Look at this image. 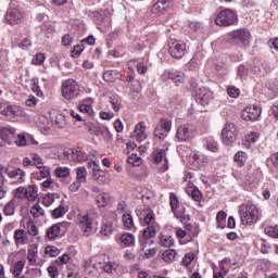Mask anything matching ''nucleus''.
Instances as JSON below:
<instances>
[{
	"mask_svg": "<svg viewBox=\"0 0 278 278\" xmlns=\"http://www.w3.org/2000/svg\"><path fill=\"white\" fill-rule=\"evenodd\" d=\"M93 262L94 263H92V260L85 261V273H87V275H93L94 277H97V275H103L105 273V256H96Z\"/></svg>",
	"mask_w": 278,
	"mask_h": 278,
	"instance_id": "nucleus-2",
	"label": "nucleus"
},
{
	"mask_svg": "<svg viewBox=\"0 0 278 278\" xmlns=\"http://www.w3.org/2000/svg\"><path fill=\"white\" fill-rule=\"evenodd\" d=\"M45 53H37L33 60H31V64H35V66H40L42 64H45Z\"/></svg>",
	"mask_w": 278,
	"mask_h": 278,
	"instance_id": "nucleus-54",
	"label": "nucleus"
},
{
	"mask_svg": "<svg viewBox=\"0 0 278 278\" xmlns=\"http://www.w3.org/2000/svg\"><path fill=\"white\" fill-rule=\"evenodd\" d=\"M55 199H60V193H47V195L43 197L42 203L46 207H50V205L55 203Z\"/></svg>",
	"mask_w": 278,
	"mask_h": 278,
	"instance_id": "nucleus-34",
	"label": "nucleus"
},
{
	"mask_svg": "<svg viewBox=\"0 0 278 278\" xmlns=\"http://www.w3.org/2000/svg\"><path fill=\"white\" fill-rule=\"evenodd\" d=\"M185 231L187 232V236L190 237L189 242H191L193 238H197L199 236V231H197V227L192 226L191 224L185 225Z\"/></svg>",
	"mask_w": 278,
	"mask_h": 278,
	"instance_id": "nucleus-39",
	"label": "nucleus"
},
{
	"mask_svg": "<svg viewBox=\"0 0 278 278\" xmlns=\"http://www.w3.org/2000/svg\"><path fill=\"white\" fill-rule=\"evenodd\" d=\"M156 233L157 231L153 225L147 226L146 229L141 230V235L139 236L141 251L147 249V244H149V242L153 243V238H155Z\"/></svg>",
	"mask_w": 278,
	"mask_h": 278,
	"instance_id": "nucleus-8",
	"label": "nucleus"
},
{
	"mask_svg": "<svg viewBox=\"0 0 278 278\" xmlns=\"http://www.w3.org/2000/svg\"><path fill=\"white\" fill-rule=\"evenodd\" d=\"M168 51L172 58H174L175 60H181V58L186 55V45L184 43V41L170 39Z\"/></svg>",
	"mask_w": 278,
	"mask_h": 278,
	"instance_id": "nucleus-9",
	"label": "nucleus"
},
{
	"mask_svg": "<svg viewBox=\"0 0 278 278\" xmlns=\"http://www.w3.org/2000/svg\"><path fill=\"white\" fill-rule=\"evenodd\" d=\"M46 255L49 257H58L60 255V250L55 245H48L45 250Z\"/></svg>",
	"mask_w": 278,
	"mask_h": 278,
	"instance_id": "nucleus-51",
	"label": "nucleus"
},
{
	"mask_svg": "<svg viewBox=\"0 0 278 278\" xmlns=\"http://www.w3.org/2000/svg\"><path fill=\"white\" fill-rule=\"evenodd\" d=\"M194 134H197V127L191 124H185L178 127L176 138L180 142H188L194 138Z\"/></svg>",
	"mask_w": 278,
	"mask_h": 278,
	"instance_id": "nucleus-7",
	"label": "nucleus"
},
{
	"mask_svg": "<svg viewBox=\"0 0 278 278\" xmlns=\"http://www.w3.org/2000/svg\"><path fill=\"white\" fill-rule=\"evenodd\" d=\"M3 116H21L23 111L18 106L9 105L2 111Z\"/></svg>",
	"mask_w": 278,
	"mask_h": 278,
	"instance_id": "nucleus-30",
	"label": "nucleus"
},
{
	"mask_svg": "<svg viewBox=\"0 0 278 278\" xmlns=\"http://www.w3.org/2000/svg\"><path fill=\"white\" fill-rule=\"evenodd\" d=\"M247 160H249V156L247 155V153L244 151H238L235 154V162L240 167H242L247 164Z\"/></svg>",
	"mask_w": 278,
	"mask_h": 278,
	"instance_id": "nucleus-32",
	"label": "nucleus"
},
{
	"mask_svg": "<svg viewBox=\"0 0 278 278\" xmlns=\"http://www.w3.org/2000/svg\"><path fill=\"white\" fill-rule=\"evenodd\" d=\"M162 160H164V166L161 168V173H166L168 170V159L166 157V150L156 149L152 153V162L153 164H161Z\"/></svg>",
	"mask_w": 278,
	"mask_h": 278,
	"instance_id": "nucleus-12",
	"label": "nucleus"
},
{
	"mask_svg": "<svg viewBox=\"0 0 278 278\" xmlns=\"http://www.w3.org/2000/svg\"><path fill=\"white\" fill-rule=\"evenodd\" d=\"M227 38L231 45L247 47L251 42V31L247 28H239L228 33Z\"/></svg>",
	"mask_w": 278,
	"mask_h": 278,
	"instance_id": "nucleus-3",
	"label": "nucleus"
},
{
	"mask_svg": "<svg viewBox=\"0 0 278 278\" xmlns=\"http://www.w3.org/2000/svg\"><path fill=\"white\" fill-rule=\"evenodd\" d=\"M191 199H193V201H195L197 203H201V200L203 199V193L198 188H194L191 191Z\"/></svg>",
	"mask_w": 278,
	"mask_h": 278,
	"instance_id": "nucleus-56",
	"label": "nucleus"
},
{
	"mask_svg": "<svg viewBox=\"0 0 278 278\" xmlns=\"http://www.w3.org/2000/svg\"><path fill=\"white\" fill-rule=\"evenodd\" d=\"M15 136H16V128L12 126L0 127V138L4 140V142L12 144Z\"/></svg>",
	"mask_w": 278,
	"mask_h": 278,
	"instance_id": "nucleus-13",
	"label": "nucleus"
},
{
	"mask_svg": "<svg viewBox=\"0 0 278 278\" xmlns=\"http://www.w3.org/2000/svg\"><path fill=\"white\" fill-rule=\"evenodd\" d=\"M73 36L71 34H66L62 37L63 47H71L73 45Z\"/></svg>",
	"mask_w": 278,
	"mask_h": 278,
	"instance_id": "nucleus-62",
	"label": "nucleus"
},
{
	"mask_svg": "<svg viewBox=\"0 0 278 278\" xmlns=\"http://www.w3.org/2000/svg\"><path fill=\"white\" fill-rule=\"evenodd\" d=\"M118 220V215L115 212L110 213L108 216V222L105 224V237L112 236L116 231V225Z\"/></svg>",
	"mask_w": 278,
	"mask_h": 278,
	"instance_id": "nucleus-15",
	"label": "nucleus"
},
{
	"mask_svg": "<svg viewBox=\"0 0 278 278\" xmlns=\"http://www.w3.org/2000/svg\"><path fill=\"white\" fill-rule=\"evenodd\" d=\"M37 257H38V250L29 249L28 253H27V260H28L30 266H36Z\"/></svg>",
	"mask_w": 278,
	"mask_h": 278,
	"instance_id": "nucleus-42",
	"label": "nucleus"
},
{
	"mask_svg": "<svg viewBox=\"0 0 278 278\" xmlns=\"http://www.w3.org/2000/svg\"><path fill=\"white\" fill-rule=\"evenodd\" d=\"M92 177L96 181H98L99 184H105V172L101 169V167H99V161H93L92 162Z\"/></svg>",
	"mask_w": 278,
	"mask_h": 278,
	"instance_id": "nucleus-19",
	"label": "nucleus"
},
{
	"mask_svg": "<svg viewBox=\"0 0 278 278\" xmlns=\"http://www.w3.org/2000/svg\"><path fill=\"white\" fill-rule=\"evenodd\" d=\"M96 204L98 205L99 210L105 208V193H99L96 197Z\"/></svg>",
	"mask_w": 278,
	"mask_h": 278,
	"instance_id": "nucleus-55",
	"label": "nucleus"
},
{
	"mask_svg": "<svg viewBox=\"0 0 278 278\" xmlns=\"http://www.w3.org/2000/svg\"><path fill=\"white\" fill-rule=\"evenodd\" d=\"M119 242L124 247H136V237L132 233L125 232L119 237Z\"/></svg>",
	"mask_w": 278,
	"mask_h": 278,
	"instance_id": "nucleus-25",
	"label": "nucleus"
},
{
	"mask_svg": "<svg viewBox=\"0 0 278 278\" xmlns=\"http://www.w3.org/2000/svg\"><path fill=\"white\" fill-rule=\"evenodd\" d=\"M27 227V233L28 236H33L34 238H36V236H38V226H36V224H34V222H27L26 224Z\"/></svg>",
	"mask_w": 278,
	"mask_h": 278,
	"instance_id": "nucleus-47",
	"label": "nucleus"
},
{
	"mask_svg": "<svg viewBox=\"0 0 278 278\" xmlns=\"http://www.w3.org/2000/svg\"><path fill=\"white\" fill-rule=\"evenodd\" d=\"M122 222L125 229H127L128 231H136V225L134 224V217L131 216V214H124L122 216Z\"/></svg>",
	"mask_w": 278,
	"mask_h": 278,
	"instance_id": "nucleus-26",
	"label": "nucleus"
},
{
	"mask_svg": "<svg viewBox=\"0 0 278 278\" xmlns=\"http://www.w3.org/2000/svg\"><path fill=\"white\" fill-rule=\"evenodd\" d=\"M132 138L137 142H142L147 140V124L144 122H140L136 125Z\"/></svg>",
	"mask_w": 278,
	"mask_h": 278,
	"instance_id": "nucleus-17",
	"label": "nucleus"
},
{
	"mask_svg": "<svg viewBox=\"0 0 278 278\" xmlns=\"http://www.w3.org/2000/svg\"><path fill=\"white\" fill-rule=\"evenodd\" d=\"M170 8V0H159L152 7L153 14H164Z\"/></svg>",
	"mask_w": 278,
	"mask_h": 278,
	"instance_id": "nucleus-20",
	"label": "nucleus"
},
{
	"mask_svg": "<svg viewBox=\"0 0 278 278\" xmlns=\"http://www.w3.org/2000/svg\"><path fill=\"white\" fill-rule=\"evenodd\" d=\"M60 224H54L47 230V237L49 240H55L60 236Z\"/></svg>",
	"mask_w": 278,
	"mask_h": 278,
	"instance_id": "nucleus-31",
	"label": "nucleus"
},
{
	"mask_svg": "<svg viewBox=\"0 0 278 278\" xmlns=\"http://www.w3.org/2000/svg\"><path fill=\"white\" fill-rule=\"evenodd\" d=\"M23 18V13L18 9H9L5 14V21L9 25H16L21 23Z\"/></svg>",
	"mask_w": 278,
	"mask_h": 278,
	"instance_id": "nucleus-16",
	"label": "nucleus"
},
{
	"mask_svg": "<svg viewBox=\"0 0 278 278\" xmlns=\"http://www.w3.org/2000/svg\"><path fill=\"white\" fill-rule=\"evenodd\" d=\"M8 177L10 179H15L16 184L25 182V170L21 168L12 169L7 172Z\"/></svg>",
	"mask_w": 278,
	"mask_h": 278,
	"instance_id": "nucleus-21",
	"label": "nucleus"
},
{
	"mask_svg": "<svg viewBox=\"0 0 278 278\" xmlns=\"http://www.w3.org/2000/svg\"><path fill=\"white\" fill-rule=\"evenodd\" d=\"M174 216H175V218H179V220H180V223H182V225H188V223H190V215L175 213Z\"/></svg>",
	"mask_w": 278,
	"mask_h": 278,
	"instance_id": "nucleus-63",
	"label": "nucleus"
},
{
	"mask_svg": "<svg viewBox=\"0 0 278 278\" xmlns=\"http://www.w3.org/2000/svg\"><path fill=\"white\" fill-rule=\"evenodd\" d=\"M26 187H18L12 191V200L15 201V203H18L20 205L23 204V199H25L26 194Z\"/></svg>",
	"mask_w": 278,
	"mask_h": 278,
	"instance_id": "nucleus-24",
	"label": "nucleus"
},
{
	"mask_svg": "<svg viewBox=\"0 0 278 278\" xmlns=\"http://www.w3.org/2000/svg\"><path fill=\"white\" fill-rule=\"evenodd\" d=\"M55 177H59V179H66L68 175H71V168L68 167H58L54 169Z\"/></svg>",
	"mask_w": 278,
	"mask_h": 278,
	"instance_id": "nucleus-37",
	"label": "nucleus"
},
{
	"mask_svg": "<svg viewBox=\"0 0 278 278\" xmlns=\"http://www.w3.org/2000/svg\"><path fill=\"white\" fill-rule=\"evenodd\" d=\"M227 94L231 97V99H237V97H240V89L237 87H228Z\"/></svg>",
	"mask_w": 278,
	"mask_h": 278,
	"instance_id": "nucleus-59",
	"label": "nucleus"
},
{
	"mask_svg": "<svg viewBox=\"0 0 278 278\" xmlns=\"http://www.w3.org/2000/svg\"><path fill=\"white\" fill-rule=\"evenodd\" d=\"M18 205L21 204L11 199L3 207L4 216H14V212H16V207H18Z\"/></svg>",
	"mask_w": 278,
	"mask_h": 278,
	"instance_id": "nucleus-27",
	"label": "nucleus"
},
{
	"mask_svg": "<svg viewBox=\"0 0 278 278\" xmlns=\"http://www.w3.org/2000/svg\"><path fill=\"white\" fill-rule=\"evenodd\" d=\"M64 214H66V207H64V205H60L51 211L52 218H62Z\"/></svg>",
	"mask_w": 278,
	"mask_h": 278,
	"instance_id": "nucleus-46",
	"label": "nucleus"
},
{
	"mask_svg": "<svg viewBox=\"0 0 278 278\" xmlns=\"http://www.w3.org/2000/svg\"><path fill=\"white\" fill-rule=\"evenodd\" d=\"M160 241H161L162 247H166V248H170V247H173V244H175V239H173V237H170V235L161 233Z\"/></svg>",
	"mask_w": 278,
	"mask_h": 278,
	"instance_id": "nucleus-36",
	"label": "nucleus"
},
{
	"mask_svg": "<svg viewBox=\"0 0 278 278\" xmlns=\"http://www.w3.org/2000/svg\"><path fill=\"white\" fill-rule=\"evenodd\" d=\"M264 231L266 236H269V238L278 240V225L266 227Z\"/></svg>",
	"mask_w": 278,
	"mask_h": 278,
	"instance_id": "nucleus-44",
	"label": "nucleus"
},
{
	"mask_svg": "<svg viewBox=\"0 0 278 278\" xmlns=\"http://www.w3.org/2000/svg\"><path fill=\"white\" fill-rule=\"evenodd\" d=\"M24 268H25V262L17 261L14 264V267H13V275H14V277H21V275L23 274V269Z\"/></svg>",
	"mask_w": 278,
	"mask_h": 278,
	"instance_id": "nucleus-43",
	"label": "nucleus"
},
{
	"mask_svg": "<svg viewBox=\"0 0 278 278\" xmlns=\"http://www.w3.org/2000/svg\"><path fill=\"white\" fill-rule=\"evenodd\" d=\"M48 274L51 278H58L60 277V273L58 271V267L51 265L48 267Z\"/></svg>",
	"mask_w": 278,
	"mask_h": 278,
	"instance_id": "nucleus-64",
	"label": "nucleus"
},
{
	"mask_svg": "<svg viewBox=\"0 0 278 278\" xmlns=\"http://www.w3.org/2000/svg\"><path fill=\"white\" fill-rule=\"evenodd\" d=\"M16 147H27V137L25 135H15L13 141Z\"/></svg>",
	"mask_w": 278,
	"mask_h": 278,
	"instance_id": "nucleus-45",
	"label": "nucleus"
},
{
	"mask_svg": "<svg viewBox=\"0 0 278 278\" xmlns=\"http://www.w3.org/2000/svg\"><path fill=\"white\" fill-rule=\"evenodd\" d=\"M237 75L238 77H247L249 75V68L244 64L239 65Z\"/></svg>",
	"mask_w": 278,
	"mask_h": 278,
	"instance_id": "nucleus-60",
	"label": "nucleus"
},
{
	"mask_svg": "<svg viewBox=\"0 0 278 278\" xmlns=\"http://www.w3.org/2000/svg\"><path fill=\"white\" fill-rule=\"evenodd\" d=\"M86 177H88V170L86 167L76 168V181L80 184H86Z\"/></svg>",
	"mask_w": 278,
	"mask_h": 278,
	"instance_id": "nucleus-33",
	"label": "nucleus"
},
{
	"mask_svg": "<svg viewBox=\"0 0 278 278\" xmlns=\"http://www.w3.org/2000/svg\"><path fill=\"white\" fill-rule=\"evenodd\" d=\"M237 136L238 129L236 128V124L227 123L222 130V142L227 147H230V144L236 142Z\"/></svg>",
	"mask_w": 278,
	"mask_h": 278,
	"instance_id": "nucleus-6",
	"label": "nucleus"
},
{
	"mask_svg": "<svg viewBox=\"0 0 278 278\" xmlns=\"http://www.w3.org/2000/svg\"><path fill=\"white\" fill-rule=\"evenodd\" d=\"M143 220L146 225L151 226L152 223H155V214H153V211H148L143 217Z\"/></svg>",
	"mask_w": 278,
	"mask_h": 278,
	"instance_id": "nucleus-57",
	"label": "nucleus"
},
{
	"mask_svg": "<svg viewBox=\"0 0 278 278\" xmlns=\"http://www.w3.org/2000/svg\"><path fill=\"white\" fill-rule=\"evenodd\" d=\"M239 216L242 225H255L260 220V210L254 204H241Z\"/></svg>",
	"mask_w": 278,
	"mask_h": 278,
	"instance_id": "nucleus-1",
	"label": "nucleus"
},
{
	"mask_svg": "<svg viewBox=\"0 0 278 278\" xmlns=\"http://www.w3.org/2000/svg\"><path fill=\"white\" fill-rule=\"evenodd\" d=\"M236 21H238V15L231 9H225L215 17V23L219 25V27H229L233 25Z\"/></svg>",
	"mask_w": 278,
	"mask_h": 278,
	"instance_id": "nucleus-5",
	"label": "nucleus"
},
{
	"mask_svg": "<svg viewBox=\"0 0 278 278\" xmlns=\"http://www.w3.org/2000/svg\"><path fill=\"white\" fill-rule=\"evenodd\" d=\"M217 227L223 229L225 227V220H227V213L219 211L216 216Z\"/></svg>",
	"mask_w": 278,
	"mask_h": 278,
	"instance_id": "nucleus-48",
	"label": "nucleus"
},
{
	"mask_svg": "<svg viewBox=\"0 0 278 278\" xmlns=\"http://www.w3.org/2000/svg\"><path fill=\"white\" fill-rule=\"evenodd\" d=\"M61 93L66 101H73L79 97V85L75 79L70 78L62 84Z\"/></svg>",
	"mask_w": 278,
	"mask_h": 278,
	"instance_id": "nucleus-4",
	"label": "nucleus"
},
{
	"mask_svg": "<svg viewBox=\"0 0 278 278\" xmlns=\"http://www.w3.org/2000/svg\"><path fill=\"white\" fill-rule=\"evenodd\" d=\"M157 126L162 127V129H164L168 134V131H170V129H173V122H170L166 118H162L160 124H157Z\"/></svg>",
	"mask_w": 278,
	"mask_h": 278,
	"instance_id": "nucleus-53",
	"label": "nucleus"
},
{
	"mask_svg": "<svg viewBox=\"0 0 278 278\" xmlns=\"http://www.w3.org/2000/svg\"><path fill=\"white\" fill-rule=\"evenodd\" d=\"M121 270V264L116 261H109L105 264V273L108 275H117L118 271Z\"/></svg>",
	"mask_w": 278,
	"mask_h": 278,
	"instance_id": "nucleus-28",
	"label": "nucleus"
},
{
	"mask_svg": "<svg viewBox=\"0 0 278 278\" xmlns=\"http://www.w3.org/2000/svg\"><path fill=\"white\" fill-rule=\"evenodd\" d=\"M33 160V166H36V168H39V170H42L45 168V161L42 160V156L38 153L30 154Z\"/></svg>",
	"mask_w": 278,
	"mask_h": 278,
	"instance_id": "nucleus-35",
	"label": "nucleus"
},
{
	"mask_svg": "<svg viewBox=\"0 0 278 278\" xmlns=\"http://www.w3.org/2000/svg\"><path fill=\"white\" fill-rule=\"evenodd\" d=\"M79 227L81 231L84 232V236H90L93 232L92 229V219L90 218V215H84L79 220Z\"/></svg>",
	"mask_w": 278,
	"mask_h": 278,
	"instance_id": "nucleus-18",
	"label": "nucleus"
},
{
	"mask_svg": "<svg viewBox=\"0 0 278 278\" xmlns=\"http://www.w3.org/2000/svg\"><path fill=\"white\" fill-rule=\"evenodd\" d=\"M72 157L74 162H86L88 155L86 154L84 149H81L80 147H76L72 149Z\"/></svg>",
	"mask_w": 278,
	"mask_h": 278,
	"instance_id": "nucleus-23",
	"label": "nucleus"
},
{
	"mask_svg": "<svg viewBox=\"0 0 278 278\" xmlns=\"http://www.w3.org/2000/svg\"><path fill=\"white\" fill-rule=\"evenodd\" d=\"M154 136L155 138H159V140H164V138L168 136V132H166L162 126L156 125L154 128Z\"/></svg>",
	"mask_w": 278,
	"mask_h": 278,
	"instance_id": "nucleus-49",
	"label": "nucleus"
},
{
	"mask_svg": "<svg viewBox=\"0 0 278 278\" xmlns=\"http://www.w3.org/2000/svg\"><path fill=\"white\" fill-rule=\"evenodd\" d=\"M212 99V91L210 89L200 88L195 90V100L201 105H207Z\"/></svg>",
	"mask_w": 278,
	"mask_h": 278,
	"instance_id": "nucleus-14",
	"label": "nucleus"
},
{
	"mask_svg": "<svg viewBox=\"0 0 278 278\" xmlns=\"http://www.w3.org/2000/svg\"><path fill=\"white\" fill-rule=\"evenodd\" d=\"M14 240L16 244H27L29 242V236H27V232L23 229H16L14 231Z\"/></svg>",
	"mask_w": 278,
	"mask_h": 278,
	"instance_id": "nucleus-22",
	"label": "nucleus"
},
{
	"mask_svg": "<svg viewBox=\"0 0 278 278\" xmlns=\"http://www.w3.org/2000/svg\"><path fill=\"white\" fill-rule=\"evenodd\" d=\"M38 78L33 79L31 90L36 94V97H42V90H40V86H38Z\"/></svg>",
	"mask_w": 278,
	"mask_h": 278,
	"instance_id": "nucleus-58",
	"label": "nucleus"
},
{
	"mask_svg": "<svg viewBox=\"0 0 278 278\" xmlns=\"http://www.w3.org/2000/svg\"><path fill=\"white\" fill-rule=\"evenodd\" d=\"M176 255H177V251L169 249V250H166L165 252H163L162 257L167 264H170V262H173V260H175Z\"/></svg>",
	"mask_w": 278,
	"mask_h": 278,
	"instance_id": "nucleus-41",
	"label": "nucleus"
},
{
	"mask_svg": "<svg viewBox=\"0 0 278 278\" xmlns=\"http://www.w3.org/2000/svg\"><path fill=\"white\" fill-rule=\"evenodd\" d=\"M169 203L172 207L173 214H177V210H179V198H177V194L170 193L169 194Z\"/></svg>",
	"mask_w": 278,
	"mask_h": 278,
	"instance_id": "nucleus-40",
	"label": "nucleus"
},
{
	"mask_svg": "<svg viewBox=\"0 0 278 278\" xmlns=\"http://www.w3.org/2000/svg\"><path fill=\"white\" fill-rule=\"evenodd\" d=\"M109 103H111L114 112L121 111V101H118V96L109 97Z\"/></svg>",
	"mask_w": 278,
	"mask_h": 278,
	"instance_id": "nucleus-50",
	"label": "nucleus"
},
{
	"mask_svg": "<svg viewBox=\"0 0 278 278\" xmlns=\"http://www.w3.org/2000/svg\"><path fill=\"white\" fill-rule=\"evenodd\" d=\"M25 192V199H27V201L34 202L38 199V187L36 185L26 187Z\"/></svg>",
	"mask_w": 278,
	"mask_h": 278,
	"instance_id": "nucleus-29",
	"label": "nucleus"
},
{
	"mask_svg": "<svg viewBox=\"0 0 278 278\" xmlns=\"http://www.w3.org/2000/svg\"><path fill=\"white\" fill-rule=\"evenodd\" d=\"M127 163L130 164L131 166H140V164H142V159L138 156V154H131L127 159Z\"/></svg>",
	"mask_w": 278,
	"mask_h": 278,
	"instance_id": "nucleus-52",
	"label": "nucleus"
},
{
	"mask_svg": "<svg viewBox=\"0 0 278 278\" xmlns=\"http://www.w3.org/2000/svg\"><path fill=\"white\" fill-rule=\"evenodd\" d=\"M30 214L34 218H40V216H45V208L37 203L30 207Z\"/></svg>",
	"mask_w": 278,
	"mask_h": 278,
	"instance_id": "nucleus-38",
	"label": "nucleus"
},
{
	"mask_svg": "<svg viewBox=\"0 0 278 278\" xmlns=\"http://www.w3.org/2000/svg\"><path fill=\"white\" fill-rule=\"evenodd\" d=\"M83 51H84L83 43L74 46V49L72 50V58H79L81 55Z\"/></svg>",
	"mask_w": 278,
	"mask_h": 278,
	"instance_id": "nucleus-61",
	"label": "nucleus"
},
{
	"mask_svg": "<svg viewBox=\"0 0 278 278\" xmlns=\"http://www.w3.org/2000/svg\"><path fill=\"white\" fill-rule=\"evenodd\" d=\"M241 116L243 121H257L262 116V109L256 105L247 106L242 111Z\"/></svg>",
	"mask_w": 278,
	"mask_h": 278,
	"instance_id": "nucleus-11",
	"label": "nucleus"
},
{
	"mask_svg": "<svg viewBox=\"0 0 278 278\" xmlns=\"http://www.w3.org/2000/svg\"><path fill=\"white\" fill-rule=\"evenodd\" d=\"M161 77L163 81H168V79H172L176 86H179L186 81V74L177 70L165 71Z\"/></svg>",
	"mask_w": 278,
	"mask_h": 278,
	"instance_id": "nucleus-10",
	"label": "nucleus"
}]
</instances>
